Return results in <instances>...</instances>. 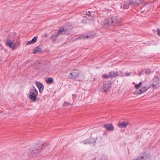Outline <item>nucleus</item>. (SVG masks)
Wrapping results in <instances>:
<instances>
[{"label": "nucleus", "mask_w": 160, "mask_h": 160, "mask_svg": "<svg viewBox=\"0 0 160 160\" xmlns=\"http://www.w3.org/2000/svg\"><path fill=\"white\" fill-rule=\"evenodd\" d=\"M59 35L58 34L52 35L51 37V39L53 41H55Z\"/></svg>", "instance_id": "6ab92c4d"}, {"label": "nucleus", "mask_w": 160, "mask_h": 160, "mask_svg": "<svg viewBox=\"0 0 160 160\" xmlns=\"http://www.w3.org/2000/svg\"><path fill=\"white\" fill-rule=\"evenodd\" d=\"M92 138H90L87 139L81 142V143L85 144H89L94 142V140Z\"/></svg>", "instance_id": "1a4fd4ad"}, {"label": "nucleus", "mask_w": 160, "mask_h": 160, "mask_svg": "<svg viewBox=\"0 0 160 160\" xmlns=\"http://www.w3.org/2000/svg\"><path fill=\"white\" fill-rule=\"evenodd\" d=\"M129 2L130 5L138 6L139 5L140 1V0H132L129 1Z\"/></svg>", "instance_id": "9b49d317"}, {"label": "nucleus", "mask_w": 160, "mask_h": 160, "mask_svg": "<svg viewBox=\"0 0 160 160\" xmlns=\"http://www.w3.org/2000/svg\"><path fill=\"white\" fill-rule=\"evenodd\" d=\"M45 81L47 83H51L53 81V79L50 78H48L46 79Z\"/></svg>", "instance_id": "f3484780"}, {"label": "nucleus", "mask_w": 160, "mask_h": 160, "mask_svg": "<svg viewBox=\"0 0 160 160\" xmlns=\"http://www.w3.org/2000/svg\"><path fill=\"white\" fill-rule=\"evenodd\" d=\"M33 91L34 92H33L34 93H35L37 95H38V90L34 88Z\"/></svg>", "instance_id": "cd10ccee"}, {"label": "nucleus", "mask_w": 160, "mask_h": 160, "mask_svg": "<svg viewBox=\"0 0 160 160\" xmlns=\"http://www.w3.org/2000/svg\"><path fill=\"white\" fill-rule=\"evenodd\" d=\"M129 124L128 122H119L118 123L119 126L122 128H126Z\"/></svg>", "instance_id": "ddd939ff"}, {"label": "nucleus", "mask_w": 160, "mask_h": 160, "mask_svg": "<svg viewBox=\"0 0 160 160\" xmlns=\"http://www.w3.org/2000/svg\"><path fill=\"white\" fill-rule=\"evenodd\" d=\"M70 104V103H68V102H65L64 104V106H67L68 105Z\"/></svg>", "instance_id": "c756f323"}, {"label": "nucleus", "mask_w": 160, "mask_h": 160, "mask_svg": "<svg viewBox=\"0 0 160 160\" xmlns=\"http://www.w3.org/2000/svg\"><path fill=\"white\" fill-rule=\"evenodd\" d=\"M104 127L108 131H112L114 129V127L112 124H104Z\"/></svg>", "instance_id": "9d476101"}, {"label": "nucleus", "mask_w": 160, "mask_h": 160, "mask_svg": "<svg viewBox=\"0 0 160 160\" xmlns=\"http://www.w3.org/2000/svg\"><path fill=\"white\" fill-rule=\"evenodd\" d=\"M129 75V74H126V75L127 76H128Z\"/></svg>", "instance_id": "2f4dec72"}, {"label": "nucleus", "mask_w": 160, "mask_h": 160, "mask_svg": "<svg viewBox=\"0 0 160 160\" xmlns=\"http://www.w3.org/2000/svg\"><path fill=\"white\" fill-rule=\"evenodd\" d=\"M145 71V74H149L151 72L150 70L149 69H146Z\"/></svg>", "instance_id": "393cba45"}, {"label": "nucleus", "mask_w": 160, "mask_h": 160, "mask_svg": "<svg viewBox=\"0 0 160 160\" xmlns=\"http://www.w3.org/2000/svg\"><path fill=\"white\" fill-rule=\"evenodd\" d=\"M142 83V82H140L138 84H136L135 86V88L136 89H138L141 86Z\"/></svg>", "instance_id": "aec40b11"}, {"label": "nucleus", "mask_w": 160, "mask_h": 160, "mask_svg": "<svg viewBox=\"0 0 160 160\" xmlns=\"http://www.w3.org/2000/svg\"><path fill=\"white\" fill-rule=\"evenodd\" d=\"M37 39V37H35L31 40V42H32L33 43H35L36 42Z\"/></svg>", "instance_id": "4be33fe9"}, {"label": "nucleus", "mask_w": 160, "mask_h": 160, "mask_svg": "<svg viewBox=\"0 0 160 160\" xmlns=\"http://www.w3.org/2000/svg\"><path fill=\"white\" fill-rule=\"evenodd\" d=\"M145 73V71L144 70L142 71L140 73H139L138 75L139 76L141 77L142 75H143Z\"/></svg>", "instance_id": "b1692460"}, {"label": "nucleus", "mask_w": 160, "mask_h": 160, "mask_svg": "<svg viewBox=\"0 0 160 160\" xmlns=\"http://www.w3.org/2000/svg\"><path fill=\"white\" fill-rule=\"evenodd\" d=\"M84 76L82 74L78 73V76L77 77L76 80L78 81H81L83 80L84 78Z\"/></svg>", "instance_id": "dca6fc26"}, {"label": "nucleus", "mask_w": 160, "mask_h": 160, "mask_svg": "<svg viewBox=\"0 0 160 160\" xmlns=\"http://www.w3.org/2000/svg\"><path fill=\"white\" fill-rule=\"evenodd\" d=\"M72 98L73 99L75 98L76 97V95H74V94H72Z\"/></svg>", "instance_id": "7c9ffc66"}, {"label": "nucleus", "mask_w": 160, "mask_h": 160, "mask_svg": "<svg viewBox=\"0 0 160 160\" xmlns=\"http://www.w3.org/2000/svg\"><path fill=\"white\" fill-rule=\"evenodd\" d=\"M110 78H114L119 75L118 72L111 71L109 73Z\"/></svg>", "instance_id": "4468645a"}, {"label": "nucleus", "mask_w": 160, "mask_h": 160, "mask_svg": "<svg viewBox=\"0 0 160 160\" xmlns=\"http://www.w3.org/2000/svg\"><path fill=\"white\" fill-rule=\"evenodd\" d=\"M78 73L79 72L78 70L73 71L69 74L68 77L71 79H75L76 80L77 77L78 76Z\"/></svg>", "instance_id": "20e7f679"}, {"label": "nucleus", "mask_w": 160, "mask_h": 160, "mask_svg": "<svg viewBox=\"0 0 160 160\" xmlns=\"http://www.w3.org/2000/svg\"><path fill=\"white\" fill-rule=\"evenodd\" d=\"M48 145V144L46 142L42 144H37L35 146H32L30 148V150L32 151L31 153L33 152L34 154H37L44 147H46Z\"/></svg>", "instance_id": "f03ea898"}, {"label": "nucleus", "mask_w": 160, "mask_h": 160, "mask_svg": "<svg viewBox=\"0 0 160 160\" xmlns=\"http://www.w3.org/2000/svg\"><path fill=\"white\" fill-rule=\"evenodd\" d=\"M110 75L109 74L108 75H106L105 74H103L102 75V77L105 78H110L109 77Z\"/></svg>", "instance_id": "5701e85b"}, {"label": "nucleus", "mask_w": 160, "mask_h": 160, "mask_svg": "<svg viewBox=\"0 0 160 160\" xmlns=\"http://www.w3.org/2000/svg\"><path fill=\"white\" fill-rule=\"evenodd\" d=\"M122 8V6H121V8Z\"/></svg>", "instance_id": "72a5a7b5"}, {"label": "nucleus", "mask_w": 160, "mask_h": 160, "mask_svg": "<svg viewBox=\"0 0 160 160\" xmlns=\"http://www.w3.org/2000/svg\"><path fill=\"white\" fill-rule=\"evenodd\" d=\"M149 88V87L146 86L142 87L141 88L138 90V91H136L134 93V94L137 95L141 94L145 92Z\"/></svg>", "instance_id": "7ed1b4c3"}, {"label": "nucleus", "mask_w": 160, "mask_h": 160, "mask_svg": "<svg viewBox=\"0 0 160 160\" xmlns=\"http://www.w3.org/2000/svg\"><path fill=\"white\" fill-rule=\"evenodd\" d=\"M157 32L158 35L160 36V29L159 28L158 29Z\"/></svg>", "instance_id": "bb28decb"}, {"label": "nucleus", "mask_w": 160, "mask_h": 160, "mask_svg": "<svg viewBox=\"0 0 160 160\" xmlns=\"http://www.w3.org/2000/svg\"><path fill=\"white\" fill-rule=\"evenodd\" d=\"M111 86V82L110 81L106 82L105 84L103 86L101 89L105 92L108 91V88Z\"/></svg>", "instance_id": "39448f33"}, {"label": "nucleus", "mask_w": 160, "mask_h": 160, "mask_svg": "<svg viewBox=\"0 0 160 160\" xmlns=\"http://www.w3.org/2000/svg\"><path fill=\"white\" fill-rule=\"evenodd\" d=\"M64 29L63 28H60L58 31V35H59L60 34L64 32Z\"/></svg>", "instance_id": "412c9836"}, {"label": "nucleus", "mask_w": 160, "mask_h": 160, "mask_svg": "<svg viewBox=\"0 0 160 160\" xmlns=\"http://www.w3.org/2000/svg\"><path fill=\"white\" fill-rule=\"evenodd\" d=\"M42 49L38 47H36L33 50V53L34 54H36L37 53H39L42 52Z\"/></svg>", "instance_id": "2eb2a0df"}, {"label": "nucleus", "mask_w": 160, "mask_h": 160, "mask_svg": "<svg viewBox=\"0 0 160 160\" xmlns=\"http://www.w3.org/2000/svg\"><path fill=\"white\" fill-rule=\"evenodd\" d=\"M37 95L33 92H30L29 93V98L33 101H35L36 100Z\"/></svg>", "instance_id": "f8f14e48"}, {"label": "nucleus", "mask_w": 160, "mask_h": 160, "mask_svg": "<svg viewBox=\"0 0 160 160\" xmlns=\"http://www.w3.org/2000/svg\"><path fill=\"white\" fill-rule=\"evenodd\" d=\"M32 43H33V42H31V41H30L27 42V45H29Z\"/></svg>", "instance_id": "c85d7f7f"}, {"label": "nucleus", "mask_w": 160, "mask_h": 160, "mask_svg": "<svg viewBox=\"0 0 160 160\" xmlns=\"http://www.w3.org/2000/svg\"><path fill=\"white\" fill-rule=\"evenodd\" d=\"M150 158L149 156L147 154L143 156H140L138 158H135L133 160H150Z\"/></svg>", "instance_id": "0eeeda50"}, {"label": "nucleus", "mask_w": 160, "mask_h": 160, "mask_svg": "<svg viewBox=\"0 0 160 160\" xmlns=\"http://www.w3.org/2000/svg\"><path fill=\"white\" fill-rule=\"evenodd\" d=\"M87 15H88V16H89V14H88V13H87Z\"/></svg>", "instance_id": "473e14b6"}, {"label": "nucleus", "mask_w": 160, "mask_h": 160, "mask_svg": "<svg viewBox=\"0 0 160 160\" xmlns=\"http://www.w3.org/2000/svg\"><path fill=\"white\" fill-rule=\"evenodd\" d=\"M36 85L39 90V92L40 93L42 92L44 88L43 85L39 82H36Z\"/></svg>", "instance_id": "6e6552de"}, {"label": "nucleus", "mask_w": 160, "mask_h": 160, "mask_svg": "<svg viewBox=\"0 0 160 160\" xmlns=\"http://www.w3.org/2000/svg\"><path fill=\"white\" fill-rule=\"evenodd\" d=\"M121 21L122 19L121 18L115 17L106 19L104 24L108 26L117 27L120 25Z\"/></svg>", "instance_id": "f257e3e1"}, {"label": "nucleus", "mask_w": 160, "mask_h": 160, "mask_svg": "<svg viewBox=\"0 0 160 160\" xmlns=\"http://www.w3.org/2000/svg\"><path fill=\"white\" fill-rule=\"evenodd\" d=\"M6 45L10 48L14 50L16 48L15 44L10 40H8L6 42Z\"/></svg>", "instance_id": "423d86ee"}, {"label": "nucleus", "mask_w": 160, "mask_h": 160, "mask_svg": "<svg viewBox=\"0 0 160 160\" xmlns=\"http://www.w3.org/2000/svg\"><path fill=\"white\" fill-rule=\"evenodd\" d=\"M95 35V33H94V35Z\"/></svg>", "instance_id": "f704fd0d"}, {"label": "nucleus", "mask_w": 160, "mask_h": 160, "mask_svg": "<svg viewBox=\"0 0 160 160\" xmlns=\"http://www.w3.org/2000/svg\"><path fill=\"white\" fill-rule=\"evenodd\" d=\"M129 5H130V3L129 2V1H128L125 3L124 6V8L125 9H128L129 7Z\"/></svg>", "instance_id": "a211bd4d"}, {"label": "nucleus", "mask_w": 160, "mask_h": 160, "mask_svg": "<svg viewBox=\"0 0 160 160\" xmlns=\"http://www.w3.org/2000/svg\"><path fill=\"white\" fill-rule=\"evenodd\" d=\"M91 37V36H86V37H85L84 36H81L80 38H83V39H85V38H88V37Z\"/></svg>", "instance_id": "a878e982"}]
</instances>
